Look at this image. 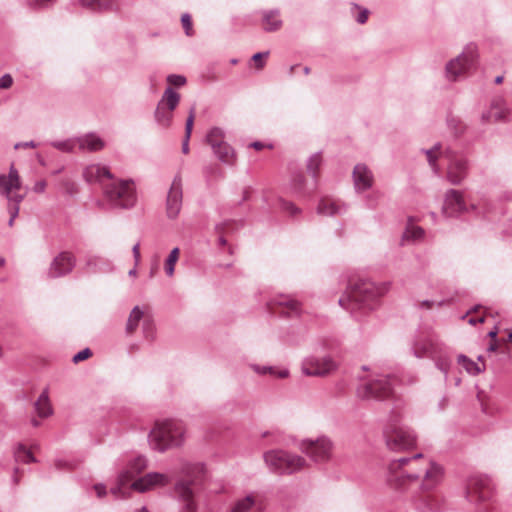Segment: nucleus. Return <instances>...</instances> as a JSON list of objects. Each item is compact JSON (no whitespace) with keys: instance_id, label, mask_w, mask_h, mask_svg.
<instances>
[{"instance_id":"1","label":"nucleus","mask_w":512,"mask_h":512,"mask_svg":"<svg viewBox=\"0 0 512 512\" xmlns=\"http://www.w3.org/2000/svg\"><path fill=\"white\" fill-rule=\"evenodd\" d=\"M443 469L440 465L422 454H416L411 458L402 457L392 460L388 465L387 483L395 490L407 491L414 484H419L423 491L436 487L442 480Z\"/></svg>"},{"instance_id":"2","label":"nucleus","mask_w":512,"mask_h":512,"mask_svg":"<svg viewBox=\"0 0 512 512\" xmlns=\"http://www.w3.org/2000/svg\"><path fill=\"white\" fill-rule=\"evenodd\" d=\"M387 282L375 283L368 279H358L351 282L346 296L339 299V305L344 309L356 314V309H374L378 300L389 290Z\"/></svg>"},{"instance_id":"3","label":"nucleus","mask_w":512,"mask_h":512,"mask_svg":"<svg viewBox=\"0 0 512 512\" xmlns=\"http://www.w3.org/2000/svg\"><path fill=\"white\" fill-rule=\"evenodd\" d=\"M412 351L417 358H431L447 380L453 354L436 335L430 332L418 334L412 343Z\"/></svg>"},{"instance_id":"4","label":"nucleus","mask_w":512,"mask_h":512,"mask_svg":"<svg viewBox=\"0 0 512 512\" xmlns=\"http://www.w3.org/2000/svg\"><path fill=\"white\" fill-rule=\"evenodd\" d=\"M424 153L427 156L429 165L436 174L439 173L438 157L443 156L448 160L446 177L452 185L461 184L468 176L469 160L465 155L457 153L450 148L442 150L440 143L435 144L431 149L424 150Z\"/></svg>"},{"instance_id":"5","label":"nucleus","mask_w":512,"mask_h":512,"mask_svg":"<svg viewBox=\"0 0 512 512\" xmlns=\"http://www.w3.org/2000/svg\"><path fill=\"white\" fill-rule=\"evenodd\" d=\"M184 440L185 427L180 421L175 420L156 422L148 435L150 447L159 452L181 446Z\"/></svg>"},{"instance_id":"6","label":"nucleus","mask_w":512,"mask_h":512,"mask_svg":"<svg viewBox=\"0 0 512 512\" xmlns=\"http://www.w3.org/2000/svg\"><path fill=\"white\" fill-rule=\"evenodd\" d=\"M22 183L19 173L14 165L10 166L9 174H0V194L8 200V213L10 219L8 225L11 227L19 214V205L25 198V192H21Z\"/></svg>"},{"instance_id":"7","label":"nucleus","mask_w":512,"mask_h":512,"mask_svg":"<svg viewBox=\"0 0 512 512\" xmlns=\"http://www.w3.org/2000/svg\"><path fill=\"white\" fill-rule=\"evenodd\" d=\"M263 458L270 471L280 475L293 474L306 466L303 457L284 450L267 451Z\"/></svg>"},{"instance_id":"8","label":"nucleus","mask_w":512,"mask_h":512,"mask_svg":"<svg viewBox=\"0 0 512 512\" xmlns=\"http://www.w3.org/2000/svg\"><path fill=\"white\" fill-rule=\"evenodd\" d=\"M104 195L107 201L119 208H131L136 203V191L131 180H111L104 187Z\"/></svg>"},{"instance_id":"9","label":"nucleus","mask_w":512,"mask_h":512,"mask_svg":"<svg viewBox=\"0 0 512 512\" xmlns=\"http://www.w3.org/2000/svg\"><path fill=\"white\" fill-rule=\"evenodd\" d=\"M477 61V47L473 44L467 45L463 52L456 58L450 60L445 67V76L449 81H458L475 66Z\"/></svg>"},{"instance_id":"10","label":"nucleus","mask_w":512,"mask_h":512,"mask_svg":"<svg viewBox=\"0 0 512 512\" xmlns=\"http://www.w3.org/2000/svg\"><path fill=\"white\" fill-rule=\"evenodd\" d=\"M197 485L194 479H180L173 489L178 512H198Z\"/></svg>"},{"instance_id":"11","label":"nucleus","mask_w":512,"mask_h":512,"mask_svg":"<svg viewBox=\"0 0 512 512\" xmlns=\"http://www.w3.org/2000/svg\"><path fill=\"white\" fill-rule=\"evenodd\" d=\"M387 447L392 451H402L414 447L416 435L408 427L398 423H389L384 430Z\"/></svg>"},{"instance_id":"12","label":"nucleus","mask_w":512,"mask_h":512,"mask_svg":"<svg viewBox=\"0 0 512 512\" xmlns=\"http://www.w3.org/2000/svg\"><path fill=\"white\" fill-rule=\"evenodd\" d=\"M394 379L386 375H378L371 381L357 388V395L361 399L383 400L392 395Z\"/></svg>"},{"instance_id":"13","label":"nucleus","mask_w":512,"mask_h":512,"mask_svg":"<svg viewBox=\"0 0 512 512\" xmlns=\"http://www.w3.org/2000/svg\"><path fill=\"white\" fill-rule=\"evenodd\" d=\"M180 102V94L167 87L157 103L154 118L156 123L162 128L170 127L173 120V112Z\"/></svg>"},{"instance_id":"14","label":"nucleus","mask_w":512,"mask_h":512,"mask_svg":"<svg viewBox=\"0 0 512 512\" xmlns=\"http://www.w3.org/2000/svg\"><path fill=\"white\" fill-rule=\"evenodd\" d=\"M333 447V442L327 436H320L315 440L304 439L300 443L301 451L316 463L329 461L332 457Z\"/></svg>"},{"instance_id":"15","label":"nucleus","mask_w":512,"mask_h":512,"mask_svg":"<svg viewBox=\"0 0 512 512\" xmlns=\"http://www.w3.org/2000/svg\"><path fill=\"white\" fill-rule=\"evenodd\" d=\"M146 467L147 459L144 456H137L129 461L127 467L118 476L117 486L111 488V493L117 498L124 497L123 488Z\"/></svg>"},{"instance_id":"16","label":"nucleus","mask_w":512,"mask_h":512,"mask_svg":"<svg viewBox=\"0 0 512 512\" xmlns=\"http://www.w3.org/2000/svg\"><path fill=\"white\" fill-rule=\"evenodd\" d=\"M301 368L306 376H325L336 369V364L329 356H311L303 360Z\"/></svg>"},{"instance_id":"17","label":"nucleus","mask_w":512,"mask_h":512,"mask_svg":"<svg viewBox=\"0 0 512 512\" xmlns=\"http://www.w3.org/2000/svg\"><path fill=\"white\" fill-rule=\"evenodd\" d=\"M469 207L464 200L463 192L455 189H449L445 193L443 213L448 217H457L467 213Z\"/></svg>"},{"instance_id":"18","label":"nucleus","mask_w":512,"mask_h":512,"mask_svg":"<svg viewBox=\"0 0 512 512\" xmlns=\"http://www.w3.org/2000/svg\"><path fill=\"white\" fill-rule=\"evenodd\" d=\"M182 179L180 175H176L172 181L166 199V213L168 218L175 219L182 207Z\"/></svg>"},{"instance_id":"19","label":"nucleus","mask_w":512,"mask_h":512,"mask_svg":"<svg viewBox=\"0 0 512 512\" xmlns=\"http://www.w3.org/2000/svg\"><path fill=\"white\" fill-rule=\"evenodd\" d=\"M171 479L167 474L150 472L143 477L135 480L130 488L140 493L153 490L157 487H164L170 483Z\"/></svg>"},{"instance_id":"20","label":"nucleus","mask_w":512,"mask_h":512,"mask_svg":"<svg viewBox=\"0 0 512 512\" xmlns=\"http://www.w3.org/2000/svg\"><path fill=\"white\" fill-rule=\"evenodd\" d=\"M491 494L490 481L481 475L472 476L467 483V497L470 501L486 500Z\"/></svg>"},{"instance_id":"21","label":"nucleus","mask_w":512,"mask_h":512,"mask_svg":"<svg viewBox=\"0 0 512 512\" xmlns=\"http://www.w3.org/2000/svg\"><path fill=\"white\" fill-rule=\"evenodd\" d=\"M76 265V258L70 252H61L56 256L49 268V276L53 278L64 276L70 273Z\"/></svg>"},{"instance_id":"22","label":"nucleus","mask_w":512,"mask_h":512,"mask_svg":"<svg viewBox=\"0 0 512 512\" xmlns=\"http://www.w3.org/2000/svg\"><path fill=\"white\" fill-rule=\"evenodd\" d=\"M271 309L288 317L299 315L300 303L289 295H279L270 302Z\"/></svg>"},{"instance_id":"23","label":"nucleus","mask_w":512,"mask_h":512,"mask_svg":"<svg viewBox=\"0 0 512 512\" xmlns=\"http://www.w3.org/2000/svg\"><path fill=\"white\" fill-rule=\"evenodd\" d=\"M354 188L357 192L370 189L374 183L372 171L362 163L355 165L352 173Z\"/></svg>"},{"instance_id":"24","label":"nucleus","mask_w":512,"mask_h":512,"mask_svg":"<svg viewBox=\"0 0 512 512\" xmlns=\"http://www.w3.org/2000/svg\"><path fill=\"white\" fill-rule=\"evenodd\" d=\"M83 176L88 183H99L103 188L113 178L110 170L100 164L88 165L83 171Z\"/></svg>"},{"instance_id":"25","label":"nucleus","mask_w":512,"mask_h":512,"mask_svg":"<svg viewBox=\"0 0 512 512\" xmlns=\"http://www.w3.org/2000/svg\"><path fill=\"white\" fill-rule=\"evenodd\" d=\"M228 512H262V504L254 494H248L235 500Z\"/></svg>"},{"instance_id":"26","label":"nucleus","mask_w":512,"mask_h":512,"mask_svg":"<svg viewBox=\"0 0 512 512\" xmlns=\"http://www.w3.org/2000/svg\"><path fill=\"white\" fill-rule=\"evenodd\" d=\"M84 270L88 273L108 272L112 270L109 260L98 255H87L85 258Z\"/></svg>"},{"instance_id":"27","label":"nucleus","mask_w":512,"mask_h":512,"mask_svg":"<svg viewBox=\"0 0 512 512\" xmlns=\"http://www.w3.org/2000/svg\"><path fill=\"white\" fill-rule=\"evenodd\" d=\"M283 21L278 9L265 10L262 12V28L266 32H275L281 29Z\"/></svg>"},{"instance_id":"28","label":"nucleus","mask_w":512,"mask_h":512,"mask_svg":"<svg viewBox=\"0 0 512 512\" xmlns=\"http://www.w3.org/2000/svg\"><path fill=\"white\" fill-rule=\"evenodd\" d=\"M76 139L77 147L83 151H99L105 146L104 141L94 133H89Z\"/></svg>"},{"instance_id":"29","label":"nucleus","mask_w":512,"mask_h":512,"mask_svg":"<svg viewBox=\"0 0 512 512\" xmlns=\"http://www.w3.org/2000/svg\"><path fill=\"white\" fill-rule=\"evenodd\" d=\"M317 212L325 216H336L346 212V206L338 201L324 198L317 207Z\"/></svg>"},{"instance_id":"30","label":"nucleus","mask_w":512,"mask_h":512,"mask_svg":"<svg viewBox=\"0 0 512 512\" xmlns=\"http://www.w3.org/2000/svg\"><path fill=\"white\" fill-rule=\"evenodd\" d=\"M35 411L40 418H47L53 414V408L49 399L48 388H45L34 404Z\"/></svg>"},{"instance_id":"31","label":"nucleus","mask_w":512,"mask_h":512,"mask_svg":"<svg viewBox=\"0 0 512 512\" xmlns=\"http://www.w3.org/2000/svg\"><path fill=\"white\" fill-rule=\"evenodd\" d=\"M83 8L89 9L93 12H105L113 10L116 6L114 0H79Z\"/></svg>"},{"instance_id":"32","label":"nucleus","mask_w":512,"mask_h":512,"mask_svg":"<svg viewBox=\"0 0 512 512\" xmlns=\"http://www.w3.org/2000/svg\"><path fill=\"white\" fill-rule=\"evenodd\" d=\"M214 155L224 164L234 165L236 162V153L234 149L224 142L216 150H212Z\"/></svg>"},{"instance_id":"33","label":"nucleus","mask_w":512,"mask_h":512,"mask_svg":"<svg viewBox=\"0 0 512 512\" xmlns=\"http://www.w3.org/2000/svg\"><path fill=\"white\" fill-rule=\"evenodd\" d=\"M146 317L144 315V311L139 306H135L127 319L125 332L127 335H132L136 329L138 328L140 322L144 320Z\"/></svg>"},{"instance_id":"34","label":"nucleus","mask_w":512,"mask_h":512,"mask_svg":"<svg viewBox=\"0 0 512 512\" xmlns=\"http://www.w3.org/2000/svg\"><path fill=\"white\" fill-rule=\"evenodd\" d=\"M206 143L211 147L212 150H216L225 141V132L219 127L211 128L205 137Z\"/></svg>"},{"instance_id":"35","label":"nucleus","mask_w":512,"mask_h":512,"mask_svg":"<svg viewBox=\"0 0 512 512\" xmlns=\"http://www.w3.org/2000/svg\"><path fill=\"white\" fill-rule=\"evenodd\" d=\"M251 368L259 375L270 374L278 378H287L289 376L288 369L278 370L276 367L273 366H260L257 364H252Z\"/></svg>"},{"instance_id":"36","label":"nucleus","mask_w":512,"mask_h":512,"mask_svg":"<svg viewBox=\"0 0 512 512\" xmlns=\"http://www.w3.org/2000/svg\"><path fill=\"white\" fill-rule=\"evenodd\" d=\"M14 458L16 462L20 463H35L37 462L36 458L33 456L32 452L26 448L25 445L19 443L14 449Z\"/></svg>"},{"instance_id":"37","label":"nucleus","mask_w":512,"mask_h":512,"mask_svg":"<svg viewBox=\"0 0 512 512\" xmlns=\"http://www.w3.org/2000/svg\"><path fill=\"white\" fill-rule=\"evenodd\" d=\"M194 119H195V108L192 107L190 109L189 116H188V118L186 120V124H185V136H184V139L182 142V152L184 154L189 153V140L191 137Z\"/></svg>"},{"instance_id":"38","label":"nucleus","mask_w":512,"mask_h":512,"mask_svg":"<svg viewBox=\"0 0 512 512\" xmlns=\"http://www.w3.org/2000/svg\"><path fill=\"white\" fill-rule=\"evenodd\" d=\"M458 363L461 364L465 370L471 375H478L485 370V366H480L476 362L469 359L467 356L460 354L457 358Z\"/></svg>"},{"instance_id":"39","label":"nucleus","mask_w":512,"mask_h":512,"mask_svg":"<svg viewBox=\"0 0 512 512\" xmlns=\"http://www.w3.org/2000/svg\"><path fill=\"white\" fill-rule=\"evenodd\" d=\"M491 109L493 110L492 114L494 122L507 120L508 110L505 107L504 101L501 98H498L491 103Z\"/></svg>"},{"instance_id":"40","label":"nucleus","mask_w":512,"mask_h":512,"mask_svg":"<svg viewBox=\"0 0 512 512\" xmlns=\"http://www.w3.org/2000/svg\"><path fill=\"white\" fill-rule=\"evenodd\" d=\"M180 250L175 247L171 250L164 263L165 273L168 277H172L175 271V265L179 259Z\"/></svg>"},{"instance_id":"41","label":"nucleus","mask_w":512,"mask_h":512,"mask_svg":"<svg viewBox=\"0 0 512 512\" xmlns=\"http://www.w3.org/2000/svg\"><path fill=\"white\" fill-rule=\"evenodd\" d=\"M424 234L425 232L421 227L409 224L403 234V239L416 242L421 240Z\"/></svg>"},{"instance_id":"42","label":"nucleus","mask_w":512,"mask_h":512,"mask_svg":"<svg viewBox=\"0 0 512 512\" xmlns=\"http://www.w3.org/2000/svg\"><path fill=\"white\" fill-rule=\"evenodd\" d=\"M51 146L62 152H73L74 149L77 147V139L69 138L61 141H53L51 142Z\"/></svg>"},{"instance_id":"43","label":"nucleus","mask_w":512,"mask_h":512,"mask_svg":"<svg viewBox=\"0 0 512 512\" xmlns=\"http://www.w3.org/2000/svg\"><path fill=\"white\" fill-rule=\"evenodd\" d=\"M322 157L320 153L313 154L307 161V171L314 179L317 177V170L321 166Z\"/></svg>"},{"instance_id":"44","label":"nucleus","mask_w":512,"mask_h":512,"mask_svg":"<svg viewBox=\"0 0 512 512\" xmlns=\"http://www.w3.org/2000/svg\"><path fill=\"white\" fill-rule=\"evenodd\" d=\"M142 331L144 338L151 341L155 335V325L150 317H146L142 323Z\"/></svg>"},{"instance_id":"45","label":"nucleus","mask_w":512,"mask_h":512,"mask_svg":"<svg viewBox=\"0 0 512 512\" xmlns=\"http://www.w3.org/2000/svg\"><path fill=\"white\" fill-rule=\"evenodd\" d=\"M447 125L455 135H460L464 131V126L462 125L460 119L458 118L449 117L447 119Z\"/></svg>"},{"instance_id":"46","label":"nucleus","mask_w":512,"mask_h":512,"mask_svg":"<svg viewBox=\"0 0 512 512\" xmlns=\"http://www.w3.org/2000/svg\"><path fill=\"white\" fill-rule=\"evenodd\" d=\"M56 0H27V5L32 9H45L55 3Z\"/></svg>"},{"instance_id":"47","label":"nucleus","mask_w":512,"mask_h":512,"mask_svg":"<svg viewBox=\"0 0 512 512\" xmlns=\"http://www.w3.org/2000/svg\"><path fill=\"white\" fill-rule=\"evenodd\" d=\"M181 22H182V26H183V28L185 30V34L187 36H192L193 35V30H192L191 16L188 13H184L181 16Z\"/></svg>"},{"instance_id":"48","label":"nucleus","mask_w":512,"mask_h":512,"mask_svg":"<svg viewBox=\"0 0 512 512\" xmlns=\"http://www.w3.org/2000/svg\"><path fill=\"white\" fill-rule=\"evenodd\" d=\"M167 82L170 85H173L176 87H181V86L185 85L186 78L182 75L170 74L167 76Z\"/></svg>"},{"instance_id":"49","label":"nucleus","mask_w":512,"mask_h":512,"mask_svg":"<svg viewBox=\"0 0 512 512\" xmlns=\"http://www.w3.org/2000/svg\"><path fill=\"white\" fill-rule=\"evenodd\" d=\"M281 208L283 211L287 212L291 216H296L300 213V209L296 207L293 203L288 201H282Z\"/></svg>"},{"instance_id":"50","label":"nucleus","mask_w":512,"mask_h":512,"mask_svg":"<svg viewBox=\"0 0 512 512\" xmlns=\"http://www.w3.org/2000/svg\"><path fill=\"white\" fill-rule=\"evenodd\" d=\"M91 355H92L91 350L89 348H85L73 356V362L78 363L80 361H83V360L89 358Z\"/></svg>"},{"instance_id":"51","label":"nucleus","mask_w":512,"mask_h":512,"mask_svg":"<svg viewBox=\"0 0 512 512\" xmlns=\"http://www.w3.org/2000/svg\"><path fill=\"white\" fill-rule=\"evenodd\" d=\"M355 9L359 10V13L358 15L355 17L356 21L359 23V24H364L366 23L367 19H368V14H369V11L367 9H361L359 6L355 5Z\"/></svg>"},{"instance_id":"52","label":"nucleus","mask_w":512,"mask_h":512,"mask_svg":"<svg viewBox=\"0 0 512 512\" xmlns=\"http://www.w3.org/2000/svg\"><path fill=\"white\" fill-rule=\"evenodd\" d=\"M13 79L10 74H5L0 78V88L8 89L12 86Z\"/></svg>"},{"instance_id":"53","label":"nucleus","mask_w":512,"mask_h":512,"mask_svg":"<svg viewBox=\"0 0 512 512\" xmlns=\"http://www.w3.org/2000/svg\"><path fill=\"white\" fill-rule=\"evenodd\" d=\"M304 182V176L302 174H298L294 177L293 179V185H294V188L297 190V191H301L302 190V184Z\"/></svg>"},{"instance_id":"54","label":"nucleus","mask_w":512,"mask_h":512,"mask_svg":"<svg viewBox=\"0 0 512 512\" xmlns=\"http://www.w3.org/2000/svg\"><path fill=\"white\" fill-rule=\"evenodd\" d=\"M55 466L57 469H63V468L72 469L74 467L70 462L63 460V459H57L55 461Z\"/></svg>"},{"instance_id":"55","label":"nucleus","mask_w":512,"mask_h":512,"mask_svg":"<svg viewBox=\"0 0 512 512\" xmlns=\"http://www.w3.org/2000/svg\"><path fill=\"white\" fill-rule=\"evenodd\" d=\"M46 182L44 180H41V181H37L35 184H34V187H33V190L34 192L36 193H43L46 189Z\"/></svg>"},{"instance_id":"56","label":"nucleus","mask_w":512,"mask_h":512,"mask_svg":"<svg viewBox=\"0 0 512 512\" xmlns=\"http://www.w3.org/2000/svg\"><path fill=\"white\" fill-rule=\"evenodd\" d=\"M36 146H37V144L34 141H27V142H18V143H16L14 148L15 149L35 148Z\"/></svg>"},{"instance_id":"57","label":"nucleus","mask_w":512,"mask_h":512,"mask_svg":"<svg viewBox=\"0 0 512 512\" xmlns=\"http://www.w3.org/2000/svg\"><path fill=\"white\" fill-rule=\"evenodd\" d=\"M133 257L135 260V265H137L140 261V243L137 242L132 248Z\"/></svg>"},{"instance_id":"58","label":"nucleus","mask_w":512,"mask_h":512,"mask_svg":"<svg viewBox=\"0 0 512 512\" xmlns=\"http://www.w3.org/2000/svg\"><path fill=\"white\" fill-rule=\"evenodd\" d=\"M269 55V52H258L256 54L253 55L252 59L256 62L259 61V63L257 64V67L258 68H262L263 67V63L260 61L262 57H267Z\"/></svg>"},{"instance_id":"59","label":"nucleus","mask_w":512,"mask_h":512,"mask_svg":"<svg viewBox=\"0 0 512 512\" xmlns=\"http://www.w3.org/2000/svg\"><path fill=\"white\" fill-rule=\"evenodd\" d=\"M492 111H493V110L490 108V110L485 111V112H483V113H482V115H481V121H482V123H484V124H485V123H488V122L493 121V114H492Z\"/></svg>"},{"instance_id":"60","label":"nucleus","mask_w":512,"mask_h":512,"mask_svg":"<svg viewBox=\"0 0 512 512\" xmlns=\"http://www.w3.org/2000/svg\"><path fill=\"white\" fill-rule=\"evenodd\" d=\"M94 489L98 497H103L106 494V487L103 484H96Z\"/></svg>"},{"instance_id":"61","label":"nucleus","mask_w":512,"mask_h":512,"mask_svg":"<svg viewBox=\"0 0 512 512\" xmlns=\"http://www.w3.org/2000/svg\"><path fill=\"white\" fill-rule=\"evenodd\" d=\"M372 198H374L375 200L378 198V194L377 193H373L372 195H370L368 197V206L370 208H375V203L372 201Z\"/></svg>"},{"instance_id":"62","label":"nucleus","mask_w":512,"mask_h":512,"mask_svg":"<svg viewBox=\"0 0 512 512\" xmlns=\"http://www.w3.org/2000/svg\"><path fill=\"white\" fill-rule=\"evenodd\" d=\"M484 322V316L478 317V318H470L468 320L469 324L475 325L477 323H483Z\"/></svg>"},{"instance_id":"63","label":"nucleus","mask_w":512,"mask_h":512,"mask_svg":"<svg viewBox=\"0 0 512 512\" xmlns=\"http://www.w3.org/2000/svg\"><path fill=\"white\" fill-rule=\"evenodd\" d=\"M250 146L256 150H261L264 147L263 143H261L259 141H255V142L251 143Z\"/></svg>"},{"instance_id":"64","label":"nucleus","mask_w":512,"mask_h":512,"mask_svg":"<svg viewBox=\"0 0 512 512\" xmlns=\"http://www.w3.org/2000/svg\"><path fill=\"white\" fill-rule=\"evenodd\" d=\"M19 472V469L18 468H15L14 470V476L12 478V481L14 484H18L19 483V478L17 476V473Z\"/></svg>"}]
</instances>
